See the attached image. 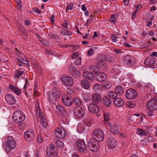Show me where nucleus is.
<instances>
[{
    "mask_svg": "<svg viewBox=\"0 0 157 157\" xmlns=\"http://www.w3.org/2000/svg\"><path fill=\"white\" fill-rule=\"evenodd\" d=\"M60 94L59 89L56 87L54 88L52 91L49 92L47 94L49 101L52 103L56 101L59 99Z\"/></svg>",
    "mask_w": 157,
    "mask_h": 157,
    "instance_id": "1",
    "label": "nucleus"
},
{
    "mask_svg": "<svg viewBox=\"0 0 157 157\" xmlns=\"http://www.w3.org/2000/svg\"><path fill=\"white\" fill-rule=\"evenodd\" d=\"M36 116L37 118L40 117V123L42 127L45 128L47 126V122L46 119L44 117L42 111L40 109L39 106H36Z\"/></svg>",
    "mask_w": 157,
    "mask_h": 157,
    "instance_id": "2",
    "label": "nucleus"
},
{
    "mask_svg": "<svg viewBox=\"0 0 157 157\" xmlns=\"http://www.w3.org/2000/svg\"><path fill=\"white\" fill-rule=\"evenodd\" d=\"M104 133L102 130L100 129H94L92 133L93 137L96 141H101L104 138Z\"/></svg>",
    "mask_w": 157,
    "mask_h": 157,
    "instance_id": "3",
    "label": "nucleus"
},
{
    "mask_svg": "<svg viewBox=\"0 0 157 157\" xmlns=\"http://www.w3.org/2000/svg\"><path fill=\"white\" fill-rule=\"evenodd\" d=\"M25 116L24 113L21 111H17L14 112L13 115L12 119L16 122H21L25 119Z\"/></svg>",
    "mask_w": 157,
    "mask_h": 157,
    "instance_id": "4",
    "label": "nucleus"
},
{
    "mask_svg": "<svg viewBox=\"0 0 157 157\" xmlns=\"http://www.w3.org/2000/svg\"><path fill=\"white\" fill-rule=\"evenodd\" d=\"M60 79L62 82L66 86H72L74 83L73 78L69 76L62 75Z\"/></svg>",
    "mask_w": 157,
    "mask_h": 157,
    "instance_id": "5",
    "label": "nucleus"
},
{
    "mask_svg": "<svg viewBox=\"0 0 157 157\" xmlns=\"http://www.w3.org/2000/svg\"><path fill=\"white\" fill-rule=\"evenodd\" d=\"M89 110L91 112L95 113L98 117L101 116V113L100 112V108L99 107L93 103H90L89 105Z\"/></svg>",
    "mask_w": 157,
    "mask_h": 157,
    "instance_id": "6",
    "label": "nucleus"
},
{
    "mask_svg": "<svg viewBox=\"0 0 157 157\" xmlns=\"http://www.w3.org/2000/svg\"><path fill=\"white\" fill-rule=\"evenodd\" d=\"M34 131L33 129H29L25 131L24 134L25 139L28 141H31L34 139L35 136Z\"/></svg>",
    "mask_w": 157,
    "mask_h": 157,
    "instance_id": "7",
    "label": "nucleus"
},
{
    "mask_svg": "<svg viewBox=\"0 0 157 157\" xmlns=\"http://www.w3.org/2000/svg\"><path fill=\"white\" fill-rule=\"evenodd\" d=\"M106 143L108 147H116L117 146V142L111 135H108Z\"/></svg>",
    "mask_w": 157,
    "mask_h": 157,
    "instance_id": "8",
    "label": "nucleus"
},
{
    "mask_svg": "<svg viewBox=\"0 0 157 157\" xmlns=\"http://www.w3.org/2000/svg\"><path fill=\"white\" fill-rule=\"evenodd\" d=\"M54 134L56 137L59 138H63L65 136L66 132L63 128H58L55 130Z\"/></svg>",
    "mask_w": 157,
    "mask_h": 157,
    "instance_id": "9",
    "label": "nucleus"
},
{
    "mask_svg": "<svg viewBox=\"0 0 157 157\" xmlns=\"http://www.w3.org/2000/svg\"><path fill=\"white\" fill-rule=\"evenodd\" d=\"M147 106L149 110L157 109V99L155 98L151 99L147 103Z\"/></svg>",
    "mask_w": 157,
    "mask_h": 157,
    "instance_id": "10",
    "label": "nucleus"
},
{
    "mask_svg": "<svg viewBox=\"0 0 157 157\" xmlns=\"http://www.w3.org/2000/svg\"><path fill=\"white\" fill-rule=\"evenodd\" d=\"M125 96L127 98L130 99L135 98L137 96V94L135 90L130 89L127 90Z\"/></svg>",
    "mask_w": 157,
    "mask_h": 157,
    "instance_id": "11",
    "label": "nucleus"
},
{
    "mask_svg": "<svg viewBox=\"0 0 157 157\" xmlns=\"http://www.w3.org/2000/svg\"><path fill=\"white\" fill-rule=\"evenodd\" d=\"M75 115L78 117H83L85 114V111L83 109L80 107L75 108L74 109Z\"/></svg>",
    "mask_w": 157,
    "mask_h": 157,
    "instance_id": "12",
    "label": "nucleus"
},
{
    "mask_svg": "<svg viewBox=\"0 0 157 157\" xmlns=\"http://www.w3.org/2000/svg\"><path fill=\"white\" fill-rule=\"evenodd\" d=\"M56 148H47L46 154L50 157H58Z\"/></svg>",
    "mask_w": 157,
    "mask_h": 157,
    "instance_id": "13",
    "label": "nucleus"
},
{
    "mask_svg": "<svg viewBox=\"0 0 157 157\" xmlns=\"http://www.w3.org/2000/svg\"><path fill=\"white\" fill-rule=\"evenodd\" d=\"M156 58L152 56H150L145 59L144 61V64L149 66L151 67L156 62Z\"/></svg>",
    "mask_w": 157,
    "mask_h": 157,
    "instance_id": "14",
    "label": "nucleus"
},
{
    "mask_svg": "<svg viewBox=\"0 0 157 157\" xmlns=\"http://www.w3.org/2000/svg\"><path fill=\"white\" fill-rule=\"evenodd\" d=\"M124 63L126 65L133 64L136 62L135 59L132 56L127 55L124 58Z\"/></svg>",
    "mask_w": 157,
    "mask_h": 157,
    "instance_id": "15",
    "label": "nucleus"
},
{
    "mask_svg": "<svg viewBox=\"0 0 157 157\" xmlns=\"http://www.w3.org/2000/svg\"><path fill=\"white\" fill-rule=\"evenodd\" d=\"M5 98L6 101L9 105H12L16 102L15 98L11 94H8L5 96Z\"/></svg>",
    "mask_w": 157,
    "mask_h": 157,
    "instance_id": "16",
    "label": "nucleus"
},
{
    "mask_svg": "<svg viewBox=\"0 0 157 157\" xmlns=\"http://www.w3.org/2000/svg\"><path fill=\"white\" fill-rule=\"evenodd\" d=\"M92 100L95 104L99 103L101 100V95L98 93H94L92 96Z\"/></svg>",
    "mask_w": 157,
    "mask_h": 157,
    "instance_id": "17",
    "label": "nucleus"
},
{
    "mask_svg": "<svg viewBox=\"0 0 157 157\" xmlns=\"http://www.w3.org/2000/svg\"><path fill=\"white\" fill-rule=\"evenodd\" d=\"M96 79L100 82H102L105 80L107 78L106 75L104 73L98 72L96 74Z\"/></svg>",
    "mask_w": 157,
    "mask_h": 157,
    "instance_id": "18",
    "label": "nucleus"
},
{
    "mask_svg": "<svg viewBox=\"0 0 157 157\" xmlns=\"http://www.w3.org/2000/svg\"><path fill=\"white\" fill-rule=\"evenodd\" d=\"M83 75L84 77L90 80L93 81L95 79V77L94 74L91 72L89 71L84 72L83 73Z\"/></svg>",
    "mask_w": 157,
    "mask_h": 157,
    "instance_id": "19",
    "label": "nucleus"
},
{
    "mask_svg": "<svg viewBox=\"0 0 157 157\" xmlns=\"http://www.w3.org/2000/svg\"><path fill=\"white\" fill-rule=\"evenodd\" d=\"M114 105L117 107L122 106L124 104L123 100L121 98H115L113 101Z\"/></svg>",
    "mask_w": 157,
    "mask_h": 157,
    "instance_id": "20",
    "label": "nucleus"
},
{
    "mask_svg": "<svg viewBox=\"0 0 157 157\" xmlns=\"http://www.w3.org/2000/svg\"><path fill=\"white\" fill-rule=\"evenodd\" d=\"M120 130L119 126L117 124H113L110 128V131L113 134L118 133Z\"/></svg>",
    "mask_w": 157,
    "mask_h": 157,
    "instance_id": "21",
    "label": "nucleus"
},
{
    "mask_svg": "<svg viewBox=\"0 0 157 157\" xmlns=\"http://www.w3.org/2000/svg\"><path fill=\"white\" fill-rule=\"evenodd\" d=\"M62 101L63 103L67 105H71L73 103V100L71 97L67 96L65 98H63Z\"/></svg>",
    "mask_w": 157,
    "mask_h": 157,
    "instance_id": "22",
    "label": "nucleus"
},
{
    "mask_svg": "<svg viewBox=\"0 0 157 157\" xmlns=\"http://www.w3.org/2000/svg\"><path fill=\"white\" fill-rule=\"evenodd\" d=\"M102 101L104 105L106 107H109L112 104L111 99L106 96L103 97Z\"/></svg>",
    "mask_w": 157,
    "mask_h": 157,
    "instance_id": "23",
    "label": "nucleus"
},
{
    "mask_svg": "<svg viewBox=\"0 0 157 157\" xmlns=\"http://www.w3.org/2000/svg\"><path fill=\"white\" fill-rule=\"evenodd\" d=\"M75 145L76 147H86V145L84 141L82 139L76 140L75 142Z\"/></svg>",
    "mask_w": 157,
    "mask_h": 157,
    "instance_id": "24",
    "label": "nucleus"
},
{
    "mask_svg": "<svg viewBox=\"0 0 157 157\" xmlns=\"http://www.w3.org/2000/svg\"><path fill=\"white\" fill-rule=\"evenodd\" d=\"M9 88L18 95L21 93V90L15 85L11 84L9 86Z\"/></svg>",
    "mask_w": 157,
    "mask_h": 157,
    "instance_id": "25",
    "label": "nucleus"
},
{
    "mask_svg": "<svg viewBox=\"0 0 157 157\" xmlns=\"http://www.w3.org/2000/svg\"><path fill=\"white\" fill-rule=\"evenodd\" d=\"M80 83L82 86L85 89H87L90 87V85L89 81L86 79L81 80Z\"/></svg>",
    "mask_w": 157,
    "mask_h": 157,
    "instance_id": "26",
    "label": "nucleus"
},
{
    "mask_svg": "<svg viewBox=\"0 0 157 157\" xmlns=\"http://www.w3.org/2000/svg\"><path fill=\"white\" fill-rule=\"evenodd\" d=\"M16 142L14 141H12L11 142H6L5 144H3V147H16Z\"/></svg>",
    "mask_w": 157,
    "mask_h": 157,
    "instance_id": "27",
    "label": "nucleus"
},
{
    "mask_svg": "<svg viewBox=\"0 0 157 157\" xmlns=\"http://www.w3.org/2000/svg\"><path fill=\"white\" fill-rule=\"evenodd\" d=\"M93 140H89L88 146L90 147H100L99 144L98 142L94 141V143L92 142Z\"/></svg>",
    "mask_w": 157,
    "mask_h": 157,
    "instance_id": "28",
    "label": "nucleus"
},
{
    "mask_svg": "<svg viewBox=\"0 0 157 157\" xmlns=\"http://www.w3.org/2000/svg\"><path fill=\"white\" fill-rule=\"evenodd\" d=\"M56 111L59 113H64L65 110L62 105L58 104L56 106Z\"/></svg>",
    "mask_w": 157,
    "mask_h": 157,
    "instance_id": "29",
    "label": "nucleus"
},
{
    "mask_svg": "<svg viewBox=\"0 0 157 157\" xmlns=\"http://www.w3.org/2000/svg\"><path fill=\"white\" fill-rule=\"evenodd\" d=\"M97 49V47L95 46H92L87 52V56H91L93 54H94V51H96Z\"/></svg>",
    "mask_w": 157,
    "mask_h": 157,
    "instance_id": "30",
    "label": "nucleus"
},
{
    "mask_svg": "<svg viewBox=\"0 0 157 157\" xmlns=\"http://www.w3.org/2000/svg\"><path fill=\"white\" fill-rule=\"evenodd\" d=\"M111 114L108 111H105L103 113L104 120L105 121H108L110 119Z\"/></svg>",
    "mask_w": 157,
    "mask_h": 157,
    "instance_id": "31",
    "label": "nucleus"
},
{
    "mask_svg": "<svg viewBox=\"0 0 157 157\" xmlns=\"http://www.w3.org/2000/svg\"><path fill=\"white\" fill-rule=\"evenodd\" d=\"M137 133L138 135L141 136H146L147 134H148L146 131L140 128L137 129Z\"/></svg>",
    "mask_w": 157,
    "mask_h": 157,
    "instance_id": "32",
    "label": "nucleus"
},
{
    "mask_svg": "<svg viewBox=\"0 0 157 157\" xmlns=\"http://www.w3.org/2000/svg\"><path fill=\"white\" fill-rule=\"evenodd\" d=\"M115 92L118 95H122L124 92L122 87L121 86H117L115 89Z\"/></svg>",
    "mask_w": 157,
    "mask_h": 157,
    "instance_id": "33",
    "label": "nucleus"
},
{
    "mask_svg": "<svg viewBox=\"0 0 157 157\" xmlns=\"http://www.w3.org/2000/svg\"><path fill=\"white\" fill-rule=\"evenodd\" d=\"M21 69H18L16 71L15 76L17 78H19L20 77H22V75L24 72V71H21Z\"/></svg>",
    "mask_w": 157,
    "mask_h": 157,
    "instance_id": "34",
    "label": "nucleus"
},
{
    "mask_svg": "<svg viewBox=\"0 0 157 157\" xmlns=\"http://www.w3.org/2000/svg\"><path fill=\"white\" fill-rule=\"evenodd\" d=\"M93 88L95 90L98 91L99 92H101L102 91L103 89L102 88V86L97 83H95L94 84Z\"/></svg>",
    "mask_w": 157,
    "mask_h": 157,
    "instance_id": "35",
    "label": "nucleus"
},
{
    "mask_svg": "<svg viewBox=\"0 0 157 157\" xmlns=\"http://www.w3.org/2000/svg\"><path fill=\"white\" fill-rule=\"evenodd\" d=\"M60 33L62 35H70L71 33L65 29H62L60 31Z\"/></svg>",
    "mask_w": 157,
    "mask_h": 157,
    "instance_id": "36",
    "label": "nucleus"
},
{
    "mask_svg": "<svg viewBox=\"0 0 157 157\" xmlns=\"http://www.w3.org/2000/svg\"><path fill=\"white\" fill-rule=\"evenodd\" d=\"M77 129L79 133H81L84 131L85 126L83 124H79L78 126Z\"/></svg>",
    "mask_w": 157,
    "mask_h": 157,
    "instance_id": "37",
    "label": "nucleus"
},
{
    "mask_svg": "<svg viewBox=\"0 0 157 157\" xmlns=\"http://www.w3.org/2000/svg\"><path fill=\"white\" fill-rule=\"evenodd\" d=\"M110 71L111 73L118 74L119 73V69L117 67L115 66L110 69Z\"/></svg>",
    "mask_w": 157,
    "mask_h": 157,
    "instance_id": "38",
    "label": "nucleus"
},
{
    "mask_svg": "<svg viewBox=\"0 0 157 157\" xmlns=\"http://www.w3.org/2000/svg\"><path fill=\"white\" fill-rule=\"evenodd\" d=\"M107 94L109 97L112 98H115L118 95V94L116 92L112 91L108 92Z\"/></svg>",
    "mask_w": 157,
    "mask_h": 157,
    "instance_id": "39",
    "label": "nucleus"
},
{
    "mask_svg": "<svg viewBox=\"0 0 157 157\" xmlns=\"http://www.w3.org/2000/svg\"><path fill=\"white\" fill-rule=\"evenodd\" d=\"M102 86L103 88L106 90H109L112 87V85L110 82H108L103 83L102 84Z\"/></svg>",
    "mask_w": 157,
    "mask_h": 157,
    "instance_id": "40",
    "label": "nucleus"
},
{
    "mask_svg": "<svg viewBox=\"0 0 157 157\" xmlns=\"http://www.w3.org/2000/svg\"><path fill=\"white\" fill-rule=\"evenodd\" d=\"M97 65L99 68H101L102 66L105 67L106 65L105 61H104L103 59H100L98 61Z\"/></svg>",
    "mask_w": 157,
    "mask_h": 157,
    "instance_id": "41",
    "label": "nucleus"
},
{
    "mask_svg": "<svg viewBox=\"0 0 157 157\" xmlns=\"http://www.w3.org/2000/svg\"><path fill=\"white\" fill-rule=\"evenodd\" d=\"M103 59L110 63H113L114 61V58L112 56H104Z\"/></svg>",
    "mask_w": 157,
    "mask_h": 157,
    "instance_id": "42",
    "label": "nucleus"
},
{
    "mask_svg": "<svg viewBox=\"0 0 157 157\" xmlns=\"http://www.w3.org/2000/svg\"><path fill=\"white\" fill-rule=\"evenodd\" d=\"M74 103L76 105L80 107L82 105V102L80 99L78 98L75 97L74 98Z\"/></svg>",
    "mask_w": 157,
    "mask_h": 157,
    "instance_id": "43",
    "label": "nucleus"
},
{
    "mask_svg": "<svg viewBox=\"0 0 157 157\" xmlns=\"http://www.w3.org/2000/svg\"><path fill=\"white\" fill-rule=\"evenodd\" d=\"M18 126L19 129H24L25 128L27 127V125L24 123L22 122H18Z\"/></svg>",
    "mask_w": 157,
    "mask_h": 157,
    "instance_id": "44",
    "label": "nucleus"
},
{
    "mask_svg": "<svg viewBox=\"0 0 157 157\" xmlns=\"http://www.w3.org/2000/svg\"><path fill=\"white\" fill-rule=\"evenodd\" d=\"M80 71L77 69H75L73 74L71 75L72 76L76 78L79 77L80 76Z\"/></svg>",
    "mask_w": 157,
    "mask_h": 157,
    "instance_id": "45",
    "label": "nucleus"
},
{
    "mask_svg": "<svg viewBox=\"0 0 157 157\" xmlns=\"http://www.w3.org/2000/svg\"><path fill=\"white\" fill-rule=\"evenodd\" d=\"M116 15L114 14L111 15L109 21L113 24H115L117 21V19L115 18Z\"/></svg>",
    "mask_w": 157,
    "mask_h": 157,
    "instance_id": "46",
    "label": "nucleus"
},
{
    "mask_svg": "<svg viewBox=\"0 0 157 157\" xmlns=\"http://www.w3.org/2000/svg\"><path fill=\"white\" fill-rule=\"evenodd\" d=\"M55 143L57 147H63L64 146V143L59 140H56Z\"/></svg>",
    "mask_w": 157,
    "mask_h": 157,
    "instance_id": "47",
    "label": "nucleus"
},
{
    "mask_svg": "<svg viewBox=\"0 0 157 157\" xmlns=\"http://www.w3.org/2000/svg\"><path fill=\"white\" fill-rule=\"evenodd\" d=\"M113 51L117 54H121L124 53V52L122 49L118 48H113Z\"/></svg>",
    "mask_w": 157,
    "mask_h": 157,
    "instance_id": "48",
    "label": "nucleus"
},
{
    "mask_svg": "<svg viewBox=\"0 0 157 157\" xmlns=\"http://www.w3.org/2000/svg\"><path fill=\"white\" fill-rule=\"evenodd\" d=\"M77 68L75 67H69V71L71 75L73 74V72H74L75 69H76Z\"/></svg>",
    "mask_w": 157,
    "mask_h": 157,
    "instance_id": "49",
    "label": "nucleus"
},
{
    "mask_svg": "<svg viewBox=\"0 0 157 157\" xmlns=\"http://www.w3.org/2000/svg\"><path fill=\"white\" fill-rule=\"evenodd\" d=\"M81 57L78 58L75 62V64L76 65H79L81 63Z\"/></svg>",
    "mask_w": 157,
    "mask_h": 157,
    "instance_id": "50",
    "label": "nucleus"
},
{
    "mask_svg": "<svg viewBox=\"0 0 157 157\" xmlns=\"http://www.w3.org/2000/svg\"><path fill=\"white\" fill-rule=\"evenodd\" d=\"M74 6L73 4L72 3H69L66 7V10H70L73 9Z\"/></svg>",
    "mask_w": 157,
    "mask_h": 157,
    "instance_id": "51",
    "label": "nucleus"
},
{
    "mask_svg": "<svg viewBox=\"0 0 157 157\" xmlns=\"http://www.w3.org/2000/svg\"><path fill=\"white\" fill-rule=\"evenodd\" d=\"M149 110L147 112V115L148 117H151L153 116L154 115V112L152 111Z\"/></svg>",
    "mask_w": 157,
    "mask_h": 157,
    "instance_id": "52",
    "label": "nucleus"
},
{
    "mask_svg": "<svg viewBox=\"0 0 157 157\" xmlns=\"http://www.w3.org/2000/svg\"><path fill=\"white\" fill-rule=\"evenodd\" d=\"M79 54V53L78 52H75L73 53L72 54L71 57L72 58L74 59L76 58L77 56H78Z\"/></svg>",
    "mask_w": 157,
    "mask_h": 157,
    "instance_id": "53",
    "label": "nucleus"
},
{
    "mask_svg": "<svg viewBox=\"0 0 157 157\" xmlns=\"http://www.w3.org/2000/svg\"><path fill=\"white\" fill-rule=\"evenodd\" d=\"M20 59L23 60L22 58L21 57V58H17V63L18 64V65H19V66H21L22 65V63Z\"/></svg>",
    "mask_w": 157,
    "mask_h": 157,
    "instance_id": "54",
    "label": "nucleus"
},
{
    "mask_svg": "<svg viewBox=\"0 0 157 157\" xmlns=\"http://www.w3.org/2000/svg\"><path fill=\"white\" fill-rule=\"evenodd\" d=\"M142 7V5L141 4H139V5H137L136 7V8L134 11V12H135V13H136L138 10L140 9Z\"/></svg>",
    "mask_w": 157,
    "mask_h": 157,
    "instance_id": "55",
    "label": "nucleus"
},
{
    "mask_svg": "<svg viewBox=\"0 0 157 157\" xmlns=\"http://www.w3.org/2000/svg\"><path fill=\"white\" fill-rule=\"evenodd\" d=\"M67 92L70 94H73L75 93V91L70 88H68L66 90Z\"/></svg>",
    "mask_w": 157,
    "mask_h": 157,
    "instance_id": "56",
    "label": "nucleus"
},
{
    "mask_svg": "<svg viewBox=\"0 0 157 157\" xmlns=\"http://www.w3.org/2000/svg\"><path fill=\"white\" fill-rule=\"evenodd\" d=\"M36 85L35 86V87L34 88V92H33V95L34 96H38L39 95L37 91L36 90Z\"/></svg>",
    "mask_w": 157,
    "mask_h": 157,
    "instance_id": "57",
    "label": "nucleus"
},
{
    "mask_svg": "<svg viewBox=\"0 0 157 157\" xmlns=\"http://www.w3.org/2000/svg\"><path fill=\"white\" fill-rule=\"evenodd\" d=\"M55 16L54 15H53L50 17V20L52 24H54L55 23Z\"/></svg>",
    "mask_w": 157,
    "mask_h": 157,
    "instance_id": "58",
    "label": "nucleus"
},
{
    "mask_svg": "<svg viewBox=\"0 0 157 157\" xmlns=\"http://www.w3.org/2000/svg\"><path fill=\"white\" fill-rule=\"evenodd\" d=\"M15 148H5L4 149L6 153L8 154L11 151V150Z\"/></svg>",
    "mask_w": 157,
    "mask_h": 157,
    "instance_id": "59",
    "label": "nucleus"
},
{
    "mask_svg": "<svg viewBox=\"0 0 157 157\" xmlns=\"http://www.w3.org/2000/svg\"><path fill=\"white\" fill-rule=\"evenodd\" d=\"M83 97L85 101H87L89 100V96L86 94H84L83 95Z\"/></svg>",
    "mask_w": 157,
    "mask_h": 157,
    "instance_id": "60",
    "label": "nucleus"
},
{
    "mask_svg": "<svg viewBox=\"0 0 157 157\" xmlns=\"http://www.w3.org/2000/svg\"><path fill=\"white\" fill-rule=\"evenodd\" d=\"M92 152H96L98 150V148H89Z\"/></svg>",
    "mask_w": 157,
    "mask_h": 157,
    "instance_id": "61",
    "label": "nucleus"
},
{
    "mask_svg": "<svg viewBox=\"0 0 157 157\" xmlns=\"http://www.w3.org/2000/svg\"><path fill=\"white\" fill-rule=\"evenodd\" d=\"M13 137L11 136H9L7 138V140L6 142H11L12 141H14L13 140Z\"/></svg>",
    "mask_w": 157,
    "mask_h": 157,
    "instance_id": "62",
    "label": "nucleus"
},
{
    "mask_svg": "<svg viewBox=\"0 0 157 157\" xmlns=\"http://www.w3.org/2000/svg\"><path fill=\"white\" fill-rule=\"evenodd\" d=\"M111 38L112 41L113 42H116L117 41V37L114 35H112L111 36Z\"/></svg>",
    "mask_w": 157,
    "mask_h": 157,
    "instance_id": "63",
    "label": "nucleus"
},
{
    "mask_svg": "<svg viewBox=\"0 0 157 157\" xmlns=\"http://www.w3.org/2000/svg\"><path fill=\"white\" fill-rule=\"evenodd\" d=\"M38 140L39 143H41L43 141V138L41 135H38Z\"/></svg>",
    "mask_w": 157,
    "mask_h": 157,
    "instance_id": "64",
    "label": "nucleus"
}]
</instances>
